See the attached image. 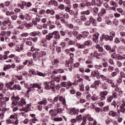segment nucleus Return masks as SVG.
Masks as SVG:
<instances>
[{
    "label": "nucleus",
    "mask_w": 125,
    "mask_h": 125,
    "mask_svg": "<svg viewBox=\"0 0 125 125\" xmlns=\"http://www.w3.org/2000/svg\"><path fill=\"white\" fill-rule=\"evenodd\" d=\"M45 89H53V91H55V85L51 82H45L43 83Z\"/></svg>",
    "instance_id": "1"
},
{
    "label": "nucleus",
    "mask_w": 125,
    "mask_h": 125,
    "mask_svg": "<svg viewBox=\"0 0 125 125\" xmlns=\"http://www.w3.org/2000/svg\"><path fill=\"white\" fill-rule=\"evenodd\" d=\"M107 95H108V91H101L99 95V99L103 101V100H105L106 99V96H107Z\"/></svg>",
    "instance_id": "2"
},
{
    "label": "nucleus",
    "mask_w": 125,
    "mask_h": 125,
    "mask_svg": "<svg viewBox=\"0 0 125 125\" xmlns=\"http://www.w3.org/2000/svg\"><path fill=\"white\" fill-rule=\"evenodd\" d=\"M71 8H72V5L69 4L65 7V10L66 12H68L70 15H74L75 12L74 10H71Z\"/></svg>",
    "instance_id": "3"
},
{
    "label": "nucleus",
    "mask_w": 125,
    "mask_h": 125,
    "mask_svg": "<svg viewBox=\"0 0 125 125\" xmlns=\"http://www.w3.org/2000/svg\"><path fill=\"white\" fill-rule=\"evenodd\" d=\"M33 59L35 61H37V59H40L41 57H42V54L40 52H36L33 54Z\"/></svg>",
    "instance_id": "4"
},
{
    "label": "nucleus",
    "mask_w": 125,
    "mask_h": 125,
    "mask_svg": "<svg viewBox=\"0 0 125 125\" xmlns=\"http://www.w3.org/2000/svg\"><path fill=\"white\" fill-rule=\"evenodd\" d=\"M91 75L92 77H93L94 78H97V79H100V73H99L98 70L93 71L91 72Z\"/></svg>",
    "instance_id": "5"
},
{
    "label": "nucleus",
    "mask_w": 125,
    "mask_h": 125,
    "mask_svg": "<svg viewBox=\"0 0 125 125\" xmlns=\"http://www.w3.org/2000/svg\"><path fill=\"white\" fill-rule=\"evenodd\" d=\"M3 26L4 27H6V26L7 25V26H11V24H12V22L10 20H9V18H8L7 20L4 21L2 23Z\"/></svg>",
    "instance_id": "6"
},
{
    "label": "nucleus",
    "mask_w": 125,
    "mask_h": 125,
    "mask_svg": "<svg viewBox=\"0 0 125 125\" xmlns=\"http://www.w3.org/2000/svg\"><path fill=\"white\" fill-rule=\"evenodd\" d=\"M19 99H20V98H19V97H15L14 96H13L11 98V100H14L12 102V105H18V101H19Z\"/></svg>",
    "instance_id": "7"
},
{
    "label": "nucleus",
    "mask_w": 125,
    "mask_h": 125,
    "mask_svg": "<svg viewBox=\"0 0 125 125\" xmlns=\"http://www.w3.org/2000/svg\"><path fill=\"white\" fill-rule=\"evenodd\" d=\"M30 104H27L25 105V107H23L22 108H20L19 110L21 112L23 111L25 113H27L30 111V109H31V107H30Z\"/></svg>",
    "instance_id": "8"
},
{
    "label": "nucleus",
    "mask_w": 125,
    "mask_h": 125,
    "mask_svg": "<svg viewBox=\"0 0 125 125\" xmlns=\"http://www.w3.org/2000/svg\"><path fill=\"white\" fill-rule=\"evenodd\" d=\"M49 114L50 116H51V118L53 119L54 117H56V116H57V110L51 109L49 111Z\"/></svg>",
    "instance_id": "9"
},
{
    "label": "nucleus",
    "mask_w": 125,
    "mask_h": 125,
    "mask_svg": "<svg viewBox=\"0 0 125 125\" xmlns=\"http://www.w3.org/2000/svg\"><path fill=\"white\" fill-rule=\"evenodd\" d=\"M26 99L24 98L20 99L18 101V106H21V107H23L24 105H26Z\"/></svg>",
    "instance_id": "10"
},
{
    "label": "nucleus",
    "mask_w": 125,
    "mask_h": 125,
    "mask_svg": "<svg viewBox=\"0 0 125 125\" xmlns=\"http://www.w3.org/2000/svg\"><path fill=\"white\" fill-rule=\"evenodd\" d=\"M53 35L55 36L54 37V39H55V40H60L61 36L59 34V31H55L53 32Z\"/></svg>",
    "instance_id": "11"
},
{
    "label": "nucleus",
    "mask_w": 125,
    "mask_h": 125,
    "mask_svg": "<svg viewBox=\"0 0 125 125\" xmlns=\"http://www.w3.org/2000/svg\"><path fill=\"white\" fill-rule=\"evenodd\" d=\"M73 64V62L71 61H65V67H69L70 66L69 68L68 69L69 71H72V64Z\"/></svg>",
    "instance_id": "12"
},
{
    "label": "nucleus",
    "mask_w": 125,
    "mask_h": 125,
    "mask_svg": "<svg viewBox=\"0 0 125 125\" xmlns=\"http://www.w3.org/2000/svg\"><path fill=\"white\" fill-rule=\"evenodd\" d=\"M16 50L18 52H21L22 50H24V44L17 45L16 47Z\"/></svg>",
    "instance_id": "13"
},
{
    "label": "nucleus",
    "mask_w": 125,
    "mask_h": 125,
    "mask_svg": "<svg viewBox=\"0 0 125 125\" xmlns=\"http://www.w3.org/2000/svg\"><path fill=\"white\" fill-rule=\"evenodd\" d=\"M79 109H76V108H73L70 110L69 114L70 115H79Z\"/></svg>",
    "instance_id": "14"
},
{
    "label": "nucleus",
    "mask_w": 125,
    "mask_h": 125,
    "mask_svg": "<svg viewBox=\"0 0 125 125\" xmlns=\"http://www.w3.org/2000/svg\"><path fill=\"white\" fill-rule=\"evenodd\" d=\"M53 32L49 33L48 34L46 35V41H51V39H53Z\"/></svg>",
    "instance_id": "15"
},
{
    "label": "nucleus",
    "mask_w": 125,
    "mask_h": 125,
    "mask_svg": "<svg viewBox=\"0 0 125 125\" xmlns=\"http://www.w3.org/2000/svg\"><path fill=\"white\" fill-rule=\"evenodd\" d=\"M100 78L103 81H105L108 83H112V80H110L107 78V77L104 76L103 75H100Z\"/></svg>",
    "instance_id": "16"
},
{
    "label": "nucleus",
    "mask_w": 125,
    "mask_h": 125,
    "mask_svg": "<svg viewBox=\"0 0 125 125\" xmlns=\"http://www.w3.org/2000/svg\"><path fill=\"white\" fill-rule=\"evenodd\" d=\"M99 38V33H96L93 36V41L96 43H97L98 42V39Z\"/></svg>",
    "instance_id": "17"
},
{
    "label": "nucleus",
    "mask_w": 125,
    "mask_h": 125,
    "mask_svg": "<svg viewBox=\"0 0 125 125\" xmlns=\"http://www.w3.org/2000/svg\"><path fill=\"white\" fill-rule=\"evenodd\" d=\"M41 21V18L36 17L35 19H33L32 20V23L34 26L38 25V22Z\"/></svg>",
    "instance_id": "18"
},
{
    "label": "nucleus",
    "mask_w": 125,
    "mask_h": 125,
    "mask_svg": "<svg viewBox=\"0 0 125 125\" xmlns=\"http://www.w3.org/2000/svg\"><path fill=\"white\" fill-rule=\"evenodd\" d=\"M102 38L105 41H113V38L110 37L109 35H105V34L102 35Z\"/></svg>",
    "instance_id": "19"
},
{
    "label": "nucleus",
    "mask_w": 125,
    "mask_h": 125,
    "mask_svg": "<svg viewBox=\"0 0 125 125\" xmlns=\"http://www.w3.org/2000/svg\"><path fill=\"white\" fill-rule=\"evenodd\" d=\"M46 14H50L51 15H54V14H55V12L53 9L50 10L49 9H48L46 10Z\"/></svg>",
    "instance_id": "20"
},
{
    "label": "nucleus",
    "mask_w": 125,
    "mask_h": 125,
    "mask_svg": "<svg viewBox=\"0 0 125 125\" xmlns=\"http://www.w3.org/2000/svg\"><path fill=\"white\" fill-rule=\"evenodd\" d=\"M90 55L92 56H94V57H96V58H97L98 59H99V56H100V54H98V53H97V51H94L93 53H91Z\"/></svg>",
    "instance_id": "21"
},
{
    "label": "nucleus",
    "mask_w": 125,
    "mask_h": 125,
    "mask_svg": "<svg viewBox=\"0 0 125 125\" xmlns=\"http://www.w3.org/2000/svg\"><path fill=\"white\" fill-rule=\"evenodd\" d=\"M30 86L32 88H34V87H37V88H39V89H41V88H42V86L39 83H34L33 84H31Z\"/></svg>",
    "instance_id": "22"
},
{
    "label": "nucleus",
    "mask_w": 125,
    "mask_h": 125,
    "mask_svg": "<svg viewBox=\"0 0 125 125\" xmlns=\"http://www.w3.org/2000/svg\"><path fill=\"white\" fill-rule=\"evenodd\" d=\"M89 21L93 24V26H96V25H97V21H96V20L94 19L92 17L90 18Z\"/></svg>",
    "instance_id": "23"
},
{
    "label": "nucleus",
    "mask_w": 125,
    "mask_h": 125,
    "mask_svg": "<svg viewBox=\"0 0 125 125\" xmlns=\"http://www.w3.org/2000/svg\"><path fill=\"white\" fill-rule=\"evenodd\" d=\"M108 115L109 116H110V117H112L113 118H115V117L117 116V112L114 111L113 110L110 111L109 112Z\"/></svg>",
    "instance_id": "24"
},
{
    "label": "nucleus",
    "mask_w": 125,
    "mask_h": 125,
    "mask_svg": "<svg viewBox=\"0 0 125 125\" xmlns=\"http://www.w3.org/2000/svg\"><path fill=\"white\" fill-rule=\"evenodd\" d=\"M120 111L122 113H125V102H123V104L120 106Z\"/></svg>",
    "instance_id": "25"
},
{
    "label": "nucleus",
    "mask_w": 125,
    "mask_h": 125,
    "mask_svg": "<svg viewBox=\"0 0 125 125\" xmlns=\"http://www.w3.org/2000/svg\"><path fill=\"white\" fill-rule=\"evenodd\" d=\"M101 87L103 88V89L106 90L108 89V87H109V86L108 85V83H104L102 84Z\"/></svg>",
    "instance_id": "26"
},
{
    "label": "nucleus",
    "mask_w": 125,
    "mask_h": 125,
    "mask_svg": "<svg viewBox=\"0 0 125 125\" xmlns=\"http://www.w3.org/2000/svg\"><path fill=\"white\" fill-rule=\"evenodd\" d=\"M84 45H87V46H91L92 45V42L90 40H87L85 41Z\"/></svg>",
    "instance_id": "27"
},
{
    "label": "nucleus",
    "mask_w": 125,
    "mask_h": 125,
    "mask_svg": "<svg viewBox=\"0 0 125 125\" xmlns=\"http://www.w3.org/2000/svg\"><path fill=\"white\" fill-rule=\"evenodd\" d=\"M52 65L55 66V67H57L59 64V60L58 59H55L54 61L52 62Z\"/></svg>",
    "instance_id": "28"
},
{
    "label": "nucleus",
    "mask_w": 125,
    "mask_h": 125,
    "mask_svg": "<svg viewBox=\"0 0 125 125\" xmlns=\"http://www.w3.org/2000/svg\"><path fill=\"white\" fill-rule=\"evenodd\" d=\"M104 14H106V10H105L104 8H103L101 10V12L98 13V16H103Z\"/></svg>",
    "instance_id": "29"
},
{
    "label": "nucleus",
    "mask_w": 125,
    "mask_h": 125,
    "mask_svg": "<svg viewBox=\"0 0 125 125\" xmlns=\"http://www.w3.org/2000/svg\"><path fill=\"white\" fill-rule=\"evenodd\" d=\"M46 103H47V102L45 99H44L42 101L38 102V104H39V105H46Z\"/></svg>",
    "instance_id": "30"
},
{
    "label": "nucleus",
    "mask_w": 125,
    "mask_h": 125,
    "mask_svg": "<svg viewBox=\"0 0 125 125\" xmlns=\"http://www.w3.org/2000/svg\"><path fill=\"white\" fill-rule=\"evenodd\" d=\"M59 101L62 102V104H63V105H66V100H65V99L63 98V97H60Z\"/></svg>",
    "instance_id": "31"
},
{
    "label": "nucleus",
    "mask_w": 125,
    "mask_h": 125,
    "mask_svg": "<svg viewBox=\"0 0 125 125\" xmlns=\"http://www.w3.org/2000/svg\"><path fill=\"white\" fill-rule=\"evenodd\" d=\"M28 41H33L34 42H38V37L33 38H29L27 39Z\"/></svg>",
    "instance_id": "32"
},
{
    "label": "nucleus",
    "mask_w": 125,
    "mask_h": 125,
    "mask_svg": "<svg viewBox=\"0 0 125 125\" xmlns=\"http://www.w3.org/2000/svg\"><path fill=\"white\" fill-rule=\"evenodd\" d=\"M31 125H34V124H36V122H38V119L36 118H34L30 120Z\"/></svg>",
    "instance_id": "33"
},
{
    "label": "nucleus",
    "mask_w": 125,
    "mask_h": 125,
    "mask_svg": "<svg viewBox=\"0 0 125 125\" xmlns=\"http://www.w3.org/2000/svg\"><path fill=\"white\" fill-rule=\"evenodd\" d=\"M76 46H77L78 48H81L82 49L85 47L84 44H81L79 43H76Z\"/></svg>",
    "instance_id": "34"
},
{
    "label": "nucleus",
    "mask_w": 125,
    "mask_h": 125,
    "mask_svg": "<svg viewBox=\"0 0 125 125\" xmlns=\"http://www.w3.org/2000/svg\"><path fill=\"white\" fill-rule=\"evenodd\" d=\"M15 86V90H16V89H18V90H21V86H20V84H14Z\"/></svg>",
    "instance_id": "35"
},
{
    "label": "nucleus",
    "mask_w": 125,
    "mask_h": 125,
    "mask_svg": "<svg viewBox=\"0 0 125 125\" xmlns=\"http://www.w3.org/2000/svg\"><path fill=\"white\" fill-rule=\"evenodd\" d=\"M105 23L107 25H112V21L109 19V18H106L105 20Z\"/></svg>",
    "instance_id": "36"
},
{
    "label": "nucleus",
    "mask_w": 125,
    "mask_h": 125,
    "mask_svg": "<svg viewBox=\"0 0 125 125\" xmlns=\"http://www.w3.org/2000/svg\"><path fill=\"white\" fill-rule=\"evenodd\" d=\"M72 7H73V9H78V8H79V7H80V5H79V4L75 3L73 4Z\"/></svg>",
    "instance_id": "37"
},
{
    "label": "nucleus",
    "mask_w": 125,
    "mask_h": 125,
    "mask_svg": "<svg viewBox=\"0 0 125 125\" xmlns=\"http://www.w3.org/2000/svg\"><path fill=\"white\" fill-rule=\"evenodd\" d=\"M45 118L46 119L43 118L41 119L42 123H47V122L48 121V118H49V117L45 116Z\"/></svg>",
    "instance_id": "38"
},
{
    "label": "nucleus",
    "mask_w": 125,
    "mask_h": 125,
    "mask_svg": "<svg viewBox=\"0 0 125 125\" xmlns=\"http://www.w3.org/2000/svg\"><path fill=\"white\" fill-rule=\"evenodd\" d=\"M98 2L97 5V6H101L102 5V3H103V0H97Z\"/></svg>",
    "instance_id": "39"
},
{
    "label": "nucleus",
    "mask_w": 125,
    "mask_h": 125,
    "mask_svg": "<svg viewBox=\"0 0 125 125\" xmlns=\"http://www.w3.org/2000/svg\"><path fill=\"white\" fill-rule=\"evenodd\" d=\"M82 36H83V39H85L86 38H87V36H88V32H83L82 33Z\"/></svg>",
    "instance_id": "40"
},
{
    "label": "nucleus",
    "mask_w": 125,
    "mask_h": 125,
    "mask_svg": "<svg viewBox=\"0 0 125 125\" xmlns=\"http://www.w3.org/2000/svg\"><path fill=\"white\" fill-rule=\"evenodd\" d=\"M80 19L82 22H85V21L87 20L86 17H85V16H81Z\"/></svg>",
    "instance_id": "41"
},
{
    "label": "nucleus",
    "mask_w": 125,
    "mask_h": 125,
    "mask_svg": "<svg viewBox=\"0 0 125 125\" xmlns=\"http://www.w3.org/2000/svg\"><path fill=\"white\" fill-rule=\"evenodd\" d=\"M27 5V2H26L25 1H23L21 2V9H24L25 8V6H26Z\"/></svg>",
    "instance_id": "42"
},
{
    "label": "nucleus",
    "mask_w": 125,
    "mask_h": 125,
    "mask_svg": "<svg viewBox=\"0 0 125 125\" xmlns=\"http://www.w3.org/2000/svg\"><path fill=\"white\" fill-rule=\"evenodd\" d=\"M110 38H112V40H113V38H115L116 37V33H115V32H114V31H111L110 33Z\"/></svg>",
    "instance_id": "43"
},
{
    "label": "nucleus",
    "mask_w": 125,
    "mask_h": 125,
    "mask_svg": "<svg viewBox=\"0 0 125 125\" xmlns=\"http://www.w3.org/2000/svg\"><path fill=\"white\" fill-rule=\"evenodd\" d=\"M37 75H38V76H40V77H43L46 76V74H45V73H43L41 72H37Z\"/></svg>",
    "instance_id": "44"
},
{
    "label": "nucleus",
    "mask_w": 125,
    "mask_h": 125,
    "mask_svg": "<svg viewBox=\"0 0 125 125\" xmlns=\"http://www.w3.org/2000/svg\"><path fill=\"white\" fill-rule=\"evenodd\" d=\"M86 120H88V121L90 122H92L93 121V118L90 117V115H87L86 117H85Z\"/></svg>",
    "instance_id": "45"
},
{
    "label": "nucleus",
    "mask_w": 125,
    "mask_h": 125,
    "mask_svg": "<svg viewBox=\"0 0 125 125\" xmlns=\"http://www.w3.org/2000/svg\"><path fill=\"white\" fill-rule=\"evenodd\" d=\"M61 81V76H59L57 78H55V81L57 83H59V82Z\"/></svg>",
    "instance_id": "46"
},
{
    "label": "nucleus",
    "mask_w": 125,
    "mask_h": 125,
    "mask_svg": "<svg viewBox=\"0 0 125 125\" xmlns=\"http://www.w3.org/2000/svg\"><path fill=\"white\" fill-rule=\"evenodd\" d=\"M82 38H83V36L82 34H78L76 36V39L79 40H82Z\"/></svg>",
    "instance_id": "47"
},
{
    "label": "nucleus",
    "mask_w": 125,
    "mask_h": 125,
    "mask_svg": "<svg viewBox=\"0 0 125 125\" xmlns=\"http://www.w3.org/2000/svg\"><path fill=\"white\" fill-rule=\"evenodd\" d=\"M111 4L112 5V6H113V7H118V4H117V3L114 1H112L111 2Z\"/></svg>",
    "instance_id": "48"
},
{
    "label": "nucleus",
    "mask_w": 125,
    "mask_h": 125,
    "mask_svg": "<svg viewBox=\"0 0 125 125\" xmlns=\"http://www.w3.org/2000/svg\"><path fill=\"white\" fill-rule=\"evenodd\" d=\"M80 6L82 7V8H83L86 7V3H85V2H82L80 3Z\"/></svg>",
    "instance_id": "49"
},
{
    "label": "nucleus",
    "mask_w": 125,
    "mask_h": 125,
    "mask_svg": "<svg viewBox=\"0 0 125 125\" xmlns=\"http://www.w3.org/2000/svg\"><path fill=\"white\" fill-rule=\"evenodd\" d=\"M53 120L55 122H61L62 119L61 117H59V118H55L53 119Z\"/></svg>",
    "instance_id": "50"
},
{
    "label": "nucleus",
    "mask_w": 125,
    "mask_h": 125,
    "mask_svg": "<svg viewBox=\"0 0 125 125\" xmlns=\"http://www.w3.org/2000/svg\"><path fill=\"white\" fill-rule=\"evenodd\" d=\"M74 16L75 18H79V10H77L75 11V13H74Z\"/></svg>",
    "instance_id": "51"
},
{
    "label": "nucleus",
    "mask_w": 125,
    "mask_h": 125,
    "mask_svg": "<svg viewBox=\"0 0 125 125\" xmlns=\"http://www.w3.org/2000/svg\"><path fill=\"white\" fill-rule=\"evenodd\" d=\"M101 83V82L100 81V80H98L97 81H95L94 83L96 85V86H98L99 85V84H100V83Z\"/></svg>",
    "instance_id": "52"
},
{
    "label": "nucleus",
    "mask_w": 125,
    "mask_h": 125,
    "mask_svg": "<svg viewBox=\"0 0 125 125\" xmlns=\"http://www.w3.org/2000/svg\"><path fill=\"white\" fill-rule=\"evenodd\" d=\"M83 122L82 123L81 125H84L86 123V118L85 117H83Z\"/></svg>",
    "instance_id": "53"
},
{
    "label": "nucleus",
    "mask_w": 125,
    "mask_h": 125,
    "mask_svg": "<svg viewBox=\"0 0 125 125\" xmlns=\"http://www.w3.org/2000/svg\"><path fill=\"white\" fill-rule=\"evenodd\" d=\"M31 37H36L37 36V31L32 32L30 33Z\"/></svg>",
    "instance_id": "54"
},
{
    "label": "nucleus",
    "mask_w": 125,
    "mask_h": 125,
    "mask_svg": "<svg viewBox=\"0 0 125 125\" xmlns=\"http://www.w3.org/2000/svg\"><path fill=\"white\" fill-rule=\"evenodd\" d=\"M113 122V120L112 119L108 118L105 121V123L107 125H109L110 123H112Z\"/></svg>",
    "instance_id": "55"
},
{
    "label": "nucleus",
    "mask_w": 125,
    "mask_h": 125,
    "mask_svg": "<svg viewBox=\"0 0 125 125\" xmlns=\"http://www.w3.org/2000/svg\"><path fill=\"white\" fill-rule=\"evenodd\" d=\"M90 87L91 88H95V89H97V88H98V86H96L94 83L90 85Z\"/></svg>",
    "instance_id": "56"
},
{
    "label": "nucleus",
    "mask_w": 125,
    "mask_h": 125,
    "mask_svg": "<svg viewBox=\"0 0 125 125\" xmlns=\"http://www.w3.org/2000/svg\"><path fill=\"white\" fill-rule=\"evenodd\" d=\"M108 72H113V71H114V67L111 66H108Z\"/></svg>",
    "instance_id": "57"
},
{
    "label": "nucleus",
    "mask_w": 125,
    "mask_h": 125,
    "mask_svg": "<svg viewBox=\"0 0 125 125\" xmlns=\"http://www.w3.org/2000/svg\"><path fill=\"white\" fill-rule=\"evenodd\" d=\"M91 99L93 101H97V100H98V97L92 96V97H91Z\"/></svg>",
    "instance_id": "58"
},
{
    "label": "nucleus",
    "mask_w": 125,
    "mask_h": 125,
    "mask_svg": "<svg viewBox=\"0 0 125 125\" xmlns=\"http://www.w3.org/2000/svg\"><path fill=\"white\" fill-rule=\"evenodd\" d=\"M3 99V101H5V102H7L9 100V99L10 98V96H8V97H5L4 98H2Z\"/></svg>",
    "instance_id": "59"
},
{
    "label": "nucleus",
    "mask_w": 125,
    "mask_h": 125,
    "mask_svg": "<svg viewBox=\"0 0 125 125\" xmlns=\"http://www.w3.org/2000/svg\"><path fill=\"white\" fill-rule=\"evenodd\" d=\"M46 11H45V10L42 9L41 11H40L39 13L41 15H43V14H44V13H46Z\"/></svg>",
    "instance_id": "60"
},
{
    "label": "nucleus",
    "mask_w": 125,
    "mask_h": 125,
    "mask_svg": "<svg viewBox=\"0 0 125 125\" xmlns=\"http://www.w3.org/2000/svg\"><path fill=\"white\" fill-rule=\"evenodd\" d=\"M13 84H14V82L13 81H11L7 83V86H12Z\"/></svg>",
    "instance_id": "61"
},
{
    "label": "nucleus",
    "mask_w": 125,
    "mask_h": 125,
    "mask_svg": "<svg viewBox=\"0 0 125 125\" xmlns=\"http://www.w3.org/2000/svg\"><path fill=\"white\" fill-rule=\"evenodd\" d=\"M28 36H29V33H22L21 35V37H28Z\"/></svg>",
    "instance_id": "62"
},
{
    "label": "nucleus",
    "mask_w": 125,
    "mask_h": 125,
    "mask_svg": "<svg viewBox=\"0 0 125 125\" xmlns=\"http://www.w3.org/2000/svg\"><path fill=\"white\" fill-rule=\"evenodd\" d=\"M26 43L27 45H30V46H31L33 44V42H32V41H27L26 42Z\"/></svg>",
    "instance_id": "63"
},
{
    "label": "nucleus",
    "mask_w": 125,
    "mask_h": 125,
    "mask_svg": "<svg viewBox=\"0 0 125 125\" xmlns=\"http://www.w3.org/2000/svg\"><path fill=\"white\" fill-rule=\"evenodd\" d=\"M104 112H108L109 111V106L107 105L106 106H104Z\"/></svg>",
    "instance_id": "64"
}]
</instances>
